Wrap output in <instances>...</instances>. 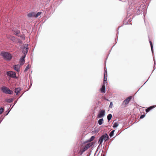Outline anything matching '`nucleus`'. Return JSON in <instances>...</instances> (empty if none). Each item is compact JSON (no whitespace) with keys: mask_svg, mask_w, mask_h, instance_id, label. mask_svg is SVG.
<instances>
[{"mask_svg":"<svg viewBox=\"0 0 156 156\" xmlns=\"http://www.w3.org/2000/svg\"><path fill=\"white\" fill-rule=\"evenodd\" d=\"M27 45L26 44L25 45L22 51L24 55H26L28 52V49L27 48Z\"/></svg>","mask_w":156,"mask_h":156,"instance_id":"nucleus-7","label":"nucleus"},{"mask_svg":"<svg viewBox=\"0 0 156 156\" xmlns=\"http://www.w3.org/2000/svg\"><path fill=\"white\" fill-rule=\"evenodd\" d=\"M1 90L3 93L7 94H12L13 92L9 89L4 86L1 88Z\"/></svg>","mask_w":156,"mask_h":156,"instance_id":"nucleus-2","label":"nucleus"},{"mask_svg":"<svg viewBox=\"0 0 156 156\" xmlns=\"http://www.w3.org/2000/svg\"><path fill=\"white\" fill-rule=\"evenodd\" d=\"M112 117V115L111 114H109L107 116V119L108 121H109Z\"/></svg>","mask_w":156,"mask_h":156,"instance_id":"nucleus-20","label":"nucleus"},{"mask_svg":"<svg viewBox=\"0 0 156 156\" xmlns=\"http://www.w3.org/2000/svg\"><path fill=\"white\" fill-rule=\"evenodd\" d=\"M114 131V130H113L110 132V133L109 134V136L110 137H112L113 136Z\"/></svg>","mask_w":156,"mask_h":156,"instance_id":"nucleus-21","label":"nucleus"},{"mask_svg":"<svg viewBox=\"0 0 156 156\" xmlns=\"http://www.w3.org/2000/svg\"><path fill=\"white\" fill-rule=\"evenodd\" d=\"M145 116V115H141L140 116V119H143V118H144V117Z\"/></svg>","mask_w":156,"mask_h":156,"instance_id":"nucleus-27","label":"nucleus"},{"mask_svg":"<svg viewBox=\"0 0 156 156\" xmlns=\"http://www.w3.org/2000/svg\"><path fill=\"white\" fill-rule=\"evenodd\" d=\"M149 42H150V45H151V50L152 51H153V45H152V43L151 42V41H149Z\"/></svg>","mask_w":156,"mask_h":156,"instance_id":"nucleus-24","label":"nucleus"},{"mask_svg":"<svg viewBox=\"0 0 156 156\" xmlns=\"http://www.w3.org/2000/svg\"><path fill=\"white\" fill-rule=\"evenodd\" d=\"M105 73V76H107V70H105V73Z\"/></svg>","mask_w":156,"mask_h":156,"instance_id":"nucleus-28","label":"nucleus"},{"mask_svg":"<svg viewBox=\"0 0 156 156\" xmlns=\"http://www.w3.org/2000/svg\"><path fill=\"white\" fill-rule=\"evenodd\" d=\"M20 66L19 65H16L14 66L13 67L14 69L17 71L18 72H19L20 71Z\"/></svg>","mask_w":156,"mask_h":156,"instance_id":"nucleus-10","label":"nucleus"},{"mask_svg":"<svg viewBox=\"0 0 156 156\" xmlns=\"http://www.w3.org/2000/svg\"><path fill=\"white\" fill-rule=\"evenodd\" d=\"M113 106V104L112 102H110L109 107L110 108H112Z\"/></svg>","mask_w":156,"mask_h":156,"instance_id":"nucleus-25","label":"nucleus"},{"mask_svg":"<svg viewBox=\"0 0 156 156\" xmlns=\"http://www.w3.org/2000/svg\"><path fill=\"white\" fill-rule=\"evenodd\" d=\"M107 76H105V74L104 73V84H105V83H106V82H105L107 81Z\"/></svg>","mask_w":156,"mask_h":156,"instance_id":"nucleus-16","label":"nucleus"},{"mask_svg":"<svg viewBox=\"0 0 156 156\" xmlns=\"http://www.w3.org/2000/svg\"><path fill=\"white\" fill-rule=\"evenodd\" d=\"M101 91L102 93H105V84H104L102 86L101 89Z\"/></svg>","mask_w":156,"mask_h":156,"instance_id":"nucleus-13","label":"nucleus"},{"mask_svg":"<svg viewBox=\"0 0 156 156\" xmlns=\"http://www.w3.org/2000/svg\"><path fill=\"white\" fill-rule=\"evenodd\" d=\"M113 125L112 127H117L119 125V123L118 122H113Z\"/></svg>","mask_w":156,"mask_h":156,"instance_id":"nucleus-15","label":"nucleus"},{"mask_svg":"<svg viewBox=\"0 0 156 156\" xmlns=\"http://www.w3.org/2000/svg\"><path fill=\"white\" fill-rule=\"evenodd\" d=\"M4 109L3 108H0V114H2L4 111Z\"/></svg>","mask_w":156,"mask_h":156,"instance_id":"nucleus-23","label":"nucleus"},{"mask_svg":"<svg viewBox=\"0 0 156 156\" xmlns=\"http://www.w3.org/2000/svg\"><path fill=\"white\" fill-rule=\"evenodd\" d=\"M41 14V12H38L37 13V14H36V13H35V17L36 18H37L38 16H40Z\"/></svg>","mask_w":156,"mask_h":156,"instance_id":"nucleus-18","label":"nucleus"},{"mask_svg":"<svg viewBox=\"0 0 156 156\" xmlns=\"http://www.w3.org/2000/svg\"><path fill=\"white\" fill-rule=\"evenodd\" d=\"M109 139V136L107 134H105L102 136L99 139L98 141V143L100 144H101L103 141L105 140V141Z\"/></svg>","mask_w":156,"mask_h":156,"instance_id":"nucleus-1","label":"nucleus"},{"mask_svg":"<svg viewBox=\"0 0 156 156\" xmlns=\"http://www.w3.org/2000/svg\"><path fill=\"white\" fill-rule=\"evenodd\" d=\"M9 39L13 40L14 39V37L12 36H10L9 37Z\"/></svg>","mask_w":156,"mask_h":156,"instance_id":"nucleus-26","label":"nucleus"},{"mask_svg":"<svg viewBox=\"0 0 156 156\" xmlns=\"http://www.w3.org/2000/svg\"><path fill=\"white\" fill-rule=\"evenodd\" d=\"M6 74L7 75L13 78L16 77V73L12 71L7 72Z\"/></svg>","mask_w":156,"mask_h":156,"instance_id":"nucleus-5","label":"nucleus"},{"mask_svg":"<svg viewBox=\"0 0 156 156\" xmlns=\"http://www.w3.org/2000/svg\"><path fill=\"white\" fill-rule=\"evenodd\" d=\"M103 156H104V155H103Z\"/></svg>","mask_w":156,"mask_h":156,"instance_id":"nucleus-30","label":"nucleus"},{"mask_svg":"<svg viewBox=\"0 0 156 156\" xmlns=\"http://www.w3.org/2000/svg\"><path fill=\"white\" fill-rule=\"evenodd\" d=\"M2 56L6 59L9 60L12 58L11 55L7 52H4L2 53Z\"/></svg>","mask_w":156,"mask_h":156,"instance_id":"nucleus-3","label":"nucleus"},{"mask_svg":"<svg viewBox=\"0 0 156 156\" xmlns=\"http://www.w3.org/2000/svg\"><path fill=\"white\" fill-rule=\"evenodd\" d=\"M20 32L19 31V32H16L15 33H16V35H17L19 33H20Z\"/></svg>","mask_w":156,"mask_h":156,"instance_id":"nucleus-29","label":"nucleus"},{"mask_svg":"<svg viewBox=\"0 0 156 156\" xmlns=\"http://www.w3.org/2000/svg\"><path fill=\"white\" fill-rule=\"evenodd\" d=\"M21 89L20 88L18 87L16 88L15 90V93L16 94V95H18V94L21 91Z\"/></svg>","mask_w":156,"mask_h":156,"instance_id":"nucleus-14","label":"nucleus"},{"mask_svg":"<svg viewBox=\"0 0 156 156\" xmlns=\"http://www.w3.org/2000/svg\"><path fill=\"white\" fill-rule=\"evenodd\" d=\"M132 96H130L127 98L124 101L123 104H124L126 105H127L130 101L131 99L132 98Z\"/></svg>","mask_w":156,"mask_h":156,"instance_id":"nucleus-6","label":"nucleus"},{"mask_svg":"<svg viewBox=\"0 0 156 156\" xmlns=\"http://www.w3.org/2000/svg\"><path fill=\"white\" fill-rule=\"evenodd\" d=\"M105 111L104 110H101L98 114V117L101 118L103 117L105 115Z\"/></svg>","mask_w":156,"mask_h":156,"instance_id":"nucleus-8","label":"nucleus"},{"mask_svg":"<svg viewBox=\"0 0 156 156\" xmlns=\"http://www.w3.org/2000/svg\"><path fill=\"white\" fill-rule=\"evenodd\" d=\"M30 67V66H29V65H28L26 67L25 69L24 70V71L27 72L28 70L29 69Z\"/></svg>","mask_w":156,"mask_h":156,"instance_id":"nucleus-22","label":"nucleus"},{"mask_svg":"<svg viewBox=\"0 0 156 156\" xmlns=\"http://www.w3.org/2000/svg\"><path fill=\"white\" fill-rule=\"evenodd\" d=\"M93 144V142H91L90 143L87 144L83 148V152L87 150L90 147L92 146Z\"/></svg>","mask_w":156,"mask_h":156,"instance_id":"nucleus-4","label":"nucleus"},{"mask_svg":"<svg viewBox=\"0 0 156 156\" xmlns=\"http://www.w3.org/2000/svg\"><path fill=\"white\" fill-rule=\"evenodd\" d=\"M35 12H31L27 14V16L29 17H35Z\"/></svg>","mask_w":156,"mask_h":156,"instance_id":"nucleus-11","label":"nucleus"},{"mask_svg":"<svg viewBox=\"0 0 156 156\" xmlns=\"http://www.w3.org/2000/svg\"><path fill=\"white\" fill-rule=\"evenodd\" d=\"M155 107V106L153 105V106H151L148 107V108H147V109H146V112H147V113L151 109H152L154 108Z\"/></svg>","mask_w":156,"mask_h":156,"instance_id":"nucleus-12","label":"nucleus"},{"mask_svg":"<svg viewBox=\"0 0 156 156\" xmlns=\"http://www.w3.org/2000/svg\"><path fill=\"white\" fill-rule=\"evenodd\" d=\"M103 119H100L98 121V124L100 125H101L103 123Z\"/></svg>","mask_w":156,"mask_h":156,"instance_id":"nucleus-17","label":"nucleus"},{"mask_svg":"<svg viewBox=\"0 0 156 156\" xmlns=\"http://www.w3.org/2000/svg\"><path fill=\"white\" fill-rule=\"evenodd\" d=\"M26 56V55H23L22 56L20 59V65H23L24 63L25 62V58Z\"/></svg>","mask_w":156,"mask_h":156,"instance_id":"nucleus-9","label":"nucleus"},{"mask_svg":"<svg viewBox=\"0 0 156 156\" xmlns=\"http://www.w3.org/2000/svg\"><path fill=\"white\" fill-rule=\"evenodd\" d=\"M95 137L94 136H92L90 138L88 141V142H90L93 141Z\"/></svg>","mask_w":156,"mask_h":156,"instance_id":"nucleus-19","label":"nucleus"}]
</instances>
